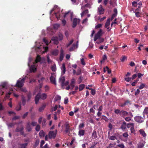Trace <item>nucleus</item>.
<instances>
[{"label":"nucleus","mask_w":148,"mask_h":148,"mask_svg":"<svg viewBox=\"0 0 148 148\" xmlns=\"http://www.w3.org/2000/svg\"><path fill=\"white\" fill-rule=\"evenodd\" d=\"M25 77L23 78L22 79L20 78L17 81L15 86L18 88H21L24 85V83L25 80Z\"/></svg>","instance_id":"obj_1"},{"label":"nucleus","mask_w":148,"mask_h":148,"mask_svg":"<svg viewBox=\"0 0 148 148\" xmlns=\"http://www.w3.org/2000/svg\"><path fill=\"white\" fill-rule=\"evenodd\" d=\"M57 133L56 130L54 131H50L49 133V136L50 139L54 138L56 136Z\"/></svg>","instance_id":"obj_2"},{"label":"nucleus","mask_w":148,"mask_h":148,"mask_svg":"<svg viewBox=\"0 0 148 148\" xmlns=\"http://www.w3.org/2000/svg\"><path fill=\"white\" fill-rule=\"evenodd\" d=\"M102 31L101 29H100L99 30L95 35L94 38V41H96L102 36Z\"/></svg>","instance_id":"obj_3"},{"label":"nucleus","mask_w":148,"mask_h":148,"mask_svg":"<svg viewBox=\"0 0 148 148\" xmlns=\"http://www.w3.org/2000/svg\"><path fill=\"white\" fill-rule=\"evenodd\" d=\"M51 82L55 85L56 84V79L55 75L53 73H52L50 78Z\"/></svg>","instance_id":"obj_4"},{"label":"nucleus","mask_w":148,"mask_h":148,"mask_svg":"<svg viewBox=\"0 0 148 148\" xmlns=\"http://www.w3.org/2000/svg\"><path fill=\"white\" fill-rule=\"evenodd\" d=\"M80 21V20L79 19H77L76 18H74L73 21V24L72 25V27L74 28L75 27L77 24L78 22H79Z\"/></svg>","instance_id":"obj_5"},{"label":"nucleus","mask_w":148,"mask_h":148,"mask_svg":"<svg viewBox=\"0 0 148 148\" xmlns=\"http://www.w3.org/2000/svg\"><path fill=\"white\" fill-rule=\"evenodd\" d=\"M40 93H38L36 96L35 98V101L36 104H38L39 99H40Z\"/></svg>","instance_id":"obj_6"},{"label":"nucleus","mask_w":148,"mask_h":148,"mask_svg":"<svg viewBox=\"0 0 148 148\" xmlns=\"http://www.w3.org/2000/svg\"><path fill=\"white\" fill-rule=\"evenodd\" d=\"M51 40L54 41V43L56 45H57L59 43L58 38L57 37H53Z\"/></svg>","instance_id":"obj_7"},{"label":"nucleus","mask_w":148,"mask_h":148,"mask_svg":"<svg viewBox=\"0 0 148 148\" xmlns=\"http://www.w3.org/2000/svg\"><path fill=\"white\" fill-rule=\"evenodd\" d=\"M61 69L62 70V75H64L66 72V67L65 66V64L64 63L62 64V66L61 67Z\"/></svg>","instance_id":"obj_8"},{"label":"nucleus","mask_w":148,"mask_h":148,"mask_svg":"<svg viewBox=\"0 0 148 148\" xmlns=\"http://www.w3.org/2000/svg\"><path fill=\"white\" fill-rule=\"evenodd\" d=\"M98 9L99 14H102L104 13V9L102 7L101 5H100V7L98 8Z\"/></svg>","instance_id":"obj_9"},{"label":"nucleus","mask_w":148,"mask_h":148,"mask_svg":"<svg viewBox=\"0 0 148 148\" xmlns=\"http://www.w3.org/2000/svg\"><path fill=\"white\" fill-rule=\"evenodd\" d=\"M121 116H122L123 117H124L125 116H128L129 115V114L128 113L124 110H121Z\"/></svg>","instance_id":"obj_10"},{"label":"nucleus","mask_w":148,"mask_h":148,"mask_svg":"<svg viewBox=\"0 0 148 148\" xmlns=\"http://www.w3.org/2000/svg\"><path fill=\"white\" fill-rule=\"evenodd\" d=\"M51 53L52 55L56 56L58 55L59 53V51L58 49H54L52 50Z\"/></svg>","instance_id":"obj_11"},{"label":"nucleus","mask_w":148,"mask_h":148,"mask_svg":"<svg viewBox=\"0 0 148 148\" xmlns=\"http://www.w3.org/2000/svg\"><path fill=\"white\" fill-rule=\"evenodd\" d=\"M42 60V58L40 56L38 55L36 57V59L35 60V63H37L38 62H40Z\"/></svg>","instance_id":"obj_12"},{"label":"nucleus","mask_w":148,"mask_h":148,"mask_svg":"<svg viewBox=\"0 0 148 148\" xmlns=\"http://www.w3.org/2000/svg\"><path fill=\"white\" fill-rule=\"evenodd\" d=\"M64 57V51L63 49H62L60 50V61H62Z\"/></svg>","instance_id":"obj_13"},{"label":"nucleus","mask_w":148,"mask_h":148,"mask_svg":"<svg viewBox=\"0 0 148 148\" xmlns=\"http://www.w3.org/2000/svg\"><path fill=\"white\" fill-rule=\"evenodd\" d=\"M72 14L71 13L70 11H69L67 12H66L64 14V18H65L67 16H71L72 17Z\"/></svg>","instance_id":"obj_14"},{"label":"nucleus","mask_w":148,"mask_h":148,"mask_svg":"<svg viewBox=\"0 0 148 148\" xmlns=\"http://www.w3.org/2000/svg\"><path fill=\"white\" fill-rule=\"evenodd\" d=\"M22 104L23 106H25L26 104V99L25 97L23 95L21 96Z\"/></svg>","instance_id":"obj_15"},{"label":"nucleus","mask_w":148,"mask_h":148,"mask_svg":"<svg viewBox=\"0 0 148 148\" xmlns=\"http://www.w3.org/2000/svg\"><path fill=\"white\" fill-rule=\"evenodd\" d=\"M36 69L34 65L31 66L30 68V70L31 72H34L36 71Z\"/></svg>","instance_id":"obj_16"},{"label":"nucleus","mask_w":148,"mask_h":148,"mask_svg":"<svg viewBox=\"0 0 148 148\" xmlns=\"http://www.w3.org/2000/svg\"><path fill=\"white\" fill-rule=\"evenodd\" d=\"M66 129H65V132L66 133H68L69 132L70 129H69V124H66L65 125Z\"/></svg>","instance_id":"obj_17"},{"label":"nucleus","mask_w":148,"mask_h":148,"mask_svg":"<svg viewBox=\"0 0 148 148\" xmlns=\"http://www.w3.org/2000/svg\"><path fill=\"white\" fill-rule=\"evenodd\" d=\"M127 126L128 128L131 129L133 127H134V125L133 123H129L127 125Z\"/></svg>","instance_id":"obj_18"},{"label":"nucleus","mask_w":148,"mask_h":148,"mask_svg":"<svg viewBox=\"0 0 148 148\" xmlns=\"http://www.w3.org/2000/svg\"><path fill=\"white\" fill-rule=\"evenodd\" d=\"M23 129V127L22 126H21L20 128H19L18 127L16 128V131L17 132H20L22 134H23V132H22V130Z\"/></svg>","instance_id":"obj_19"},{"label":"nucleus","mask_w":148,"mask_h":148,"mask_svg":"<svg viewBox=\"0 0 148 148\" xmlns=\"http://www.w3.org/2000/svg\"><path fill=\"white\" fill-rule=\"evenodd\" d=\"M114 113L116 114H119V115H121V110L119 109H115L114 111Z\"/></svg>","instance_id":"obj_20"},{"label":"nucleus","mask_w":148,"mask_h":148,"mask_svg":"<svg viewBox=\"0 0 148 148\" xmlns=\"http://www.w3.org/2000/svg\"><path fill=\"white\" fill-rule=\"evenodd\" d=\"M27 101H29L31 98L32 94L30 92H29L27 95Z\"/></svg>","instance_id":"obj_21"},{"label":"nucleus","mask_w":148,"mask_h":148,"mask_svg":"<svg viewBox=\"0 0 148 148\" xmlns=\"http://www.w3.org/2000/svg\"><path fill=\"white\" fill-rule=\"evenodd\" d=\"M145 143L143 142L138 144V148H142L144 145Z\"/></svg>","instance_id":"obj_22"},{"label":"nucleus","mask_w":148,"mask_h":148,"mask_svg":"<svg viewBox=\"0 0 148 148\" xmlns=\"http://www.w3.org/2000/svg\"><path fill=\"white\" fill-rule=\"evenodd\" d=\"M98 39V40L96 42V43L97 44H99L101 42H102L104 40V38H102L100 37Z\"/></svg>","instance_id":"obj_23"},{"label":"nucleus","mask_w":148,"mask_h":148,"mask_svg":"<svg viewBox=\"0 0 148 148\" xmlns=\"http://www.w3.org/2000/svg\"><path fill=\"white\" fill-rule=\"evenodd\" d=\"M46 106V105L45 104H43L41 107H40L39 108L38 110L40 112H41L43 111L44 109L45 108Z\"/></svg>","instance_id":"obj_24"},{"label":"nucleus","mask_w":148,"mask_h":148,"mask_svg":"<svg viewBox=\"0 0 148 148\" xmlns=\"http://www.w3.org/2000/svg\"><path fill=\"white\" fill-rule=\"evenodd\" d=\"M40 98L42 99H46L47 97V95L45 93H43L42 94H40Z\"/></svg>","instance_id":"obj_25"},{"label":"nucleus","mask_w":148,"mask_h":148,"mask_svg":"<svg viewBox=\"0 0 148 148\" xmlns=\"http://www.w3.org/2000/svg\"><path fill=\"white\" fill-rule=\"evenodd\" d=\"M84 131L82 130H80L79 132V135L80 136H83L84 135Z\"/></svg>","instance_id":"obj_26"},{"label":"nucleus","mask_w":148,"mask_h":148,"mask_svg":"<svg viewBox=\"0 0 148 148\" xmlns=\"http://www.w3.org/2000/svg\"><path fill=\"white\" fill-rule=\"evenodd\" d=\"M69 82L68 81H66L65 82L63 83V84H61V86H62V88L63 89L64 88V86H66L67 85H68L69 84Z\"/></svg>","instance_id":"obj_27"},{"label":"nucleus","mask_w":148,"mask_h":148,"mask_svg":"<svg viewBox=\"0 0 148 148\" xmlns=\"http://www.w3.org/2000/svg\"><path fill=\"white\" fill-rule=\"evenodd\" d=\"M59 80L60 82L61 83V84H63V83L65 81V77L64 76L62 77L59 79Z\"/></svg>","instance_id":"obj_28"},{"label":"nucleus","mask_w":148,"mask_h":148,"mask_svg":"<svg viewBox=\"0 0 148 148\" xmlns=\"http://www.w3.org/2000/svg\"><path fill=\"white\" fill-rule=\"evenodd\" d=\"M126 128V123L125 122H123V124L122 125L121 129L123 130H124Z\"/></svg>","instance_id":"obj_29"},{"label":"nucleus","mask_w":148,"mask_h":148,"mask_svg":"<svg viewBox=\"0 0 148 148\" xmlns=\"http://www.w3.org/2000/svg\"><path fill=\"white\" fill-rule=\"evenodd\" d=\"M76 47V45L75 44H73L72 46L70 47L69 49V51H73L75 49Z\"/></svg>","instance_id":"obj_30"},{"label":"nucleus","mask_w":148,"mask_h":148,"mask_svg":"<svg viewBox=\"0 0 148 148\" xmlns=\"http://www.w3.org/2000/svg\"><path fill=\"white\" fill-rule=\"evenodd\" d=\"M58 40H62L63 39V35L61 33H59L58 34Z\"/></svg>","instance_id":"obj_31"},{"label":"nucleus","mask_w":148,"mask_h":148,"mask_svg":"<svg viewBox=\"0 0 148 148\" xmlns=\"http://www.w3.org/2000/svg\"><path fill=\"white\" fill-rule=\"evenodd\" d=\"M135 120H140L143 119V118L140 116H136L134 118Z\"/></svg>","instance_id":"obj_32"},{"label":"nucleus","mask_w":148,"mask_h":148,"mask_svg":"<svg viewBox=\"0 0 148 148\" xmlns=\"http://www.w3.org/2000/svg\"><path fill=\"white\" fill-rule=\"evenodd\" d=\"M45 79V78L44 77H42L40 79L38 80V82L40 83V85L42 86V82Z\"/></svg>","instance_id":"obj_33"},{"label":"nucleus","mask_w":148,"mask_h":148,"mask_svg":"<svg viewBox=\"0 0 148 148\" xmlns=\"http://www.w3.org/2000/svg\"><path fill=\"white\" fill-rule=\"evenodd\" d=\"M21 106L20 103H19L18 105L16 108V110L17 111H19L21 110Z\"/></svg>","instance_id":"obj_34"},{"label":"nucleus","mask_w":148,"mask_h":148,"mask_svg":"<svg viewBox=\"0 0 148 148\" xmlns=\"http://www.w3.org/2000/svg\"><path fill=\"white\" fill-rule=\"evenodd\" d=\"M7 83L6 82H4L0 86H1L3 88H5L7 89Z\"/></svg>","instance_id":"obj_35"},{"label":"nucleus","mask_w":148,"mask_h":148,"mask_svg":"<svg viewBox=\"0 0 148 148\" xmlns=\"http://www.w3.org/2000/svg\"><path fill=\"white\" fill-rule=\"evenodd\" d=\"M85 85L84 84H81L79 85V91H81L84 88Z\"/></svg>","instance_id":"obj_36"},{"label":"nucleus","mask_w":148,"mask_h":148,"mask_svg":"<svg viewBox=\"0 0 148 148\" xmlns=\"http://www.w3.org/2000/svg\"><path fill=\"white\" fill-rule=\"evenodd\" d=\"M110 25V21L109 19H108L106 23L105 27L107 28Z\"/></svg>","instance_id":"obj_37"},{"label":"nucleus","mask_w":148,"mask_h":148,"mask_svg":"<svg viewBox=\"0 0 148 148\" xmlns=\"http://www.w3.org/2000/svg\"><path fill=\"white\" fill-rule=\"evenodd\" d=\"M139 132L140 134L143 136V137H145L146 136V134L145 133L144 131L142 130H139Z\"/></svg>","instance_id":"obj_38"},{"label":"nucleus","mask_w":148,"mask_h":148,"mask_svg":"<svg viewBox=\"0 0 148 148\" xmlns=\"http://www.w3.org/2000/svg\"><path fill=\"white\" fill-rule=\"evenodd\" d=\"M20 88V90L21 91L24 92H27V90L26 88L22 87Z\"/></svg>","instance_id":"obj_39"},{"label":"nucleus","mask_w":148,"mask_h":148,"mask_svg":"<svg viewBox=\"0 0 148 148\" xmlns=\"http://www.w3.org/2000/svg\"><path fill=\"white\" fill-rule=\"evenodd\" d=\"M73 39H72L68 43L66 44V47H69L73 43Z\"/></svg>","instance_id":"obj_40"},{"label":"nucleus","mask_w":148,"mask_h":148,"mask_svg":"<svg viewBox=\"0 0 148 148\" xmlns=\"http://www.w3.org/2000/svg\"><path fill=\"white\" fill-rule=\"evenodd\" d=\"M39 135L41 137L44 136L45 135V132L43 130H41L39 132Z\"/></svg>","instance_id":"obj_41"},{"label":"nucleus","mask_w":148,"mask_h":148,"mask_svg":"<svg viewBox=\"0 0 148 148\" xmlns=\"http://www.w3.org/2000/svg\"><path fill=\"white\" fill-rule=\"evenodd\" d=\"M145 85L143 83H141L139 87V89H142L145 88Z\"/></svg>","instance_id":"obj_42"},{"label":"nucleus","mask_w":148,"mask_h":148,"mask_svg":"<svg viewBox=\"0 0 148 148\" xmlns=\"http://www.w3.org/2000/svg\"><path fill=\"white\" fill-rule=\"evenodd\" d=\"M43 42L46 44V45H48L49 43L48 41L45 38H44L43 39Z\"/></svg>","instance_id":"obj_43"},{"label":"nucleus","mask_w":148,"mask_h":148,"mask_svg":"<svg viewBox=\"0 0 148 148\" xmlns=\"http://www.w3.org/2000/svg\"><path fill=\"white\" fill-rule=\"evenodd\" d=\"M109 139L111 140H115L116 139V137L114 136H112L109 137Z\"/></svg>","instance_id":"obj_44"},{"label":"nucleus","mask_w":148,"mask_h":148,"mask_svg":"<svg viewBox=\"0 0 148 148\" xmlns=\"http://www.w3.org/2000/svg\"><path fill=\"white\" fill-rule=\"evenodd\" d=\"M47 61L48 64L51 63L52 62V60L50 58L49 56H47Z\"/></svg>","instance_id":"obj_45"},{"label":"nucleus","mask_w":148,"mask_h":148,"mask_svg":"<svg viewBox=\"0 0 148 148\" xmlns=\"http://www.w3.org/2000/svg\"><path fill=\"white\" fill-rule=\"evenodd\" d=\"M27 145V143H25L23 144H22L20 145L21 148H26V146Z\"/></svg>","instance_id":"obj_46"},{"label":"nucleus","mask_w":148,"mask_h":148,"mask_svg":"<svg viewBox=\"0 0 148 148\" xmlns=\"http://www.w3.org/2000/svg\"><path fill=\"white\" fill-rule=\"evenodd\" d=\"M125 104V105H128L129 104H130V101L128 100H126L124 102Z\"/></svg>","instance_id":"obj_47"},{"label":"nucleus","mask_w":148,"mask_h":148,"mask_svg":"<svg viewBox=\"0 0 148 148\" xmlns=\"http://www.w3.org/2000/svg\"><path fill=\"white\" fill-rule=\"evenodd\" d=\"M107 56L106 55H104L103 57V60L102 61H101V62H104V61L106 60L107 59Z\"/></svg>","instance_id":"obj_48"},{"label":"nucleus","mask_w":148,"mask_h":148,"mask_svg":"<svg viewBox=\"0 0 148 148\" xmlns=\"http://www.w3.org/2000/svg\"><path fill=\"white\" fill-rule=\"evenodd\" d=\"M102 25L101 24H99L95 26V29H97L101 27L102 26Z\"/></svg>","instance_id":"obj_49"},{"label":"nucleus","mask_w":148,"mask_h":148,"mask_svg":"<svg viewBox=\"0 0 148 148\" xmlns=\"http://www.w3.org/2000/svg\"><path fill=\"white\" fill-rule=\"evenodd\" d=\"M56 69V66L55 65H54L51 67V69L53 71H55Z\"/></svg>","instance_id":"obj_50"},{"label":"nucleus","mask_w":148,"mask_h":148,"mask_svg":"<svg viewBox=\"0 0 148 148\" xmlns=\"http://www.w3.org/2000/svg\"><path fill=\"white\" fill-rule=\"evenodd\" d=\"M136 16L137 17H140V14L139 12H135Z\"/></svg>","instance_id":"obj_51"},{"label":"nucleus","mask_w":148,"mask_h":148,"mask_svg":"<svg viewBox=\"0 0 148 148\" xmlns=\"http://www.w3.org/2000/svg\"><path fill=\"white\" fill-rule=\"evenodd\" d=\"M7 125L9 128L11 127L14 125V124L13 123H8Z\"/></svg>","instance_id":"obj_52"},{"label":"nucleus","mask_w":148,"mask_h":148,"mask_svg":"<svg viewBox=\"0 0 148 148\" xmlns=\"http://www.w3.org/2000/svg\"><path fill=\"white\" fill-rule=\"evenodd\" d=\"M81 64L82 65H85L86 64V63L84 61V58H82V59H81Z\"/></svg>","instance_id":"obj_53"},{"label":"nucleus","mask_w":148,"mask_h":148,"mask_svg":"<svg viewBox=\"0 0 148 148\" xmlns=\"http://www.w3.org/2000/svg\"><path fill=\"white\" fill-rule=\"evenodd\" d=\"M28 114V112H26L22 116V118L23 119H24L25 117H26L27 116Z\"/></svg>","instance_id":"obj_54"},{"label":"nucleus","mask_w":148,"mask_h":148,"mask_svg":"<svg viewBox=\"0 0 148 148\" xmlns=\"http://www.w3.org/2000/svg\"><path fill=\"white\" fill-rule=\"evenodd\" d=\"M106 69L108 71V74H110L111 73V71L110 69H109V68L107 66H106Z\"/></svg>","instance_id":"obj_55"},{"label":"nucleus","mask_w":148,"mask_h":148,"mask_svg":"<svg viewBox=\"0 0 148 148\" xmlns=\"http://www.w3.org/2000/svg\"><path fill=\"white\" fill-rule=\"evenodd\" d=\"M92 136L95 138L97 137L96 132L94 131L93 132L92 134Z\"/></svg>","instance_id":"obj_56"},{"label":"nucleus","mask_w":148,"mask_h":148,"mask_svg":"<svg viewBox=\"0 0 148 148\" xmlns=\"http://www.w3.org/2000/svg\"><path fill=\"white\" fill-rule=\"evenodd\" d=\"M132 5L135 7H136L137 6V2L136 1H133L132 3Z\"/></svg>","instance_id":"obj_57"},{"label":"nucleus","mask_w":148,"mask_h":148,"mask_svg":"<svg viewBox=\"0 0 148 148\" xmlns=\"http://www.w3.org/2000/svg\"><path fill=\"white\" fill-rule=\"evenodd\" d=\"M130 131L131 132V133H133L134 134H135V131L134 129V127H133L131 129H130Z\"/></svg>","instance_id":"obj_58"},{"label":"nucleus","mask_w":148,"mask_h":148,"mask_svg":"<svg viewBox=\"0 0 148 148\" xmlns=\"http://www.w3.org/2000/svg\"><path fill=\"white\" fill-rule=\"evenodd\" d=\"M131 78L130 77H127V78H125V80L127 82H129Z\"/></svg>","instance_id":"obj_59"},{"label":"nucleus","mask_w":148,"mask_h":148,"mask_svg":"<svg viewBox=\"0 0 148 148\" xmlns=\"http://www.w3.org/2000/svg\"><path fill=\"white\" fill-rule=\"evenodd\" d=\"M60 27V25L58 24H56L54 25L53 26L54 28L56 29H57Z\"/></svg>","instance_id":"obj_60"},{"label":"nucleus","mask_w":148,"mask_h":148,"mask_svg":"<svg viewBox=\"0 0 148 148\" xmlns=\"http://www.w3.org/2000/svg\"><path fill=\"white\" fill-rule=\"evenodd\" d=\"M61 97L60 96H58L57 97L55 98V100L56 101H57L59 100H60L61 99Z\"/></svg>","instance_id":"obj_61"},{"label":"nucleus","mask_w":148,"mask_h":148,"mask_svg":"<svg viewBox=\"0 0 148 148\" xmlns=\"http://www.w3.org/2000/svg\"><path fill=\"white\" fill-rule=\"evenodd\" d=\"M83 77L80 76L79 78V81L78 82V83L80 84L82 81V79Z\"/></svg>","instance_id":"obj_62"},{"label":"nucleus","mask_w":148,"mask_h":148,"mask_svg":"<svg viewBox=\"0 0 148 148\" xmlns=\"http://www.w3.org/2000/svg\"><path fill=\"white\" fill-rule=\"evenodd\" d=\"M55 14L56 18L58 19L60 18V15L58 13H55Z\"/></svg>","instance_id":"obj_63"},{"label":"nucleus","mask_w":148,"mask_h":148,"mask_svg":"<svg viewBox=\"0 0 148 148\" xmlns=\"http://www.w3.org/2000/svg\"><path fill=\"white\" fill-rule=\"evenodd\" d=\"M144 112L148 114V107H146L144 109Z\"/></svg>","instance_id":"obj_64"}]
</instances>
